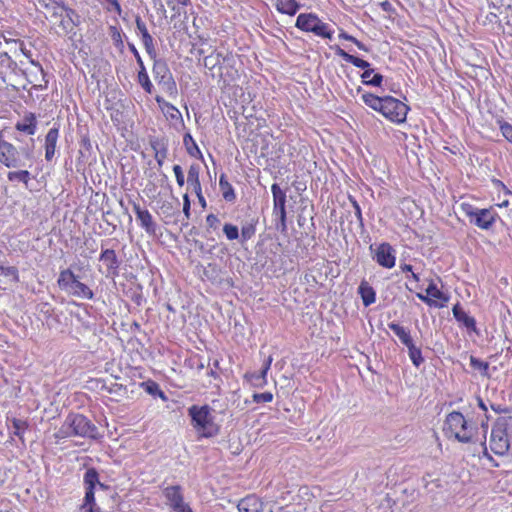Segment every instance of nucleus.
<instances>
[{
  "mask_svg": "<svg viewBox=\"0 0 512 512\" xmlns=\"http://www.w3.org/2000/svg\"><path fill=\"white\" fill-rule=\"evenodd\" d=\"M362 101L370 108L380 112L392 122L402 123L406 120L409 107L392 96H377L372 93H363Z\"/></svg>",
  "mask_w": 512,
  "mask_h": 512,
  "instance_id": "f257e3e1",
  "label": "nucleus"
},
{
  "mask_svg": "<svg viewBox=\"0 0 512 512\" xmlns=\"http://www.w3.org/2000/svg\"><path fill=\"white\" fill-rule=\"evenodd\" d=\"M444 432L448 438H454L461 443H474L477 428L469 425L462 413L453 411L446 416Z\"/></svg>",
  "mask_w": 512,
  "mask_h": 512,
  "instance_id": "f03ea898",
  "label": "nucleus"
},
{
  "mask_svg": "<svg viewBox=\"0 0 512 512\" xmlns=\"http://www.w3.org/2000/svg\"><path fill=\"white\" fill-rule=\"evenodd\" d=\"M213 409L209 405H192L188 408L191 424L200 437L211 438L218 433V427L214 423Z\"/></svg>",
  "mask_w": 512,
  "mask_h": 512,
  "instance_id": "7ed1b4c3",
  "label": "nucleus"
},
{
  "mask_svg": "<svg viewBox=\"0 0 512 512\" xmlns=\"http://www.w3.org/2000/svg\"><path fill=\"white\" fill-rule=\"evenodd\" d=\"M512 434V416H502L496 419L490 435V448L499 456L509 452V436Z\"/></svg>",
  "mask_w": 512,
  "mask_h": 512,
  "instance_id": "20e7f679",
  "label": "nucleus"
},
{
  "mask_svg": "<svg viewBox=\"0 0 512 512\" xmlns=\"http://www.w3.org/2000/svg\"><path fill=\"white\" fill-rule=\"evenodd\" d=\"M0 130V163L7 168H21L26 166V160L32 162L33 153L28 148L18 149L12 143L3 139Z\"/></svg>",
  "mask_w": 512,
  "mask_h": 512,
  "instance_id": "39448f33",
  "label": "nucleus"
},
{
  "mask_svg": "<svg viewBox=\"0 0 512 512\" xmlns=\"http://www.w3.org/2000/svg\"><path fill=\"white\" fill-rule=\"evenodd\" d=\"M65 436H80L96 439L98 437L97 427L82 414H69L61 427Z\"/></svg>",
  "mask_w": 512,
  "mask_h": 512,
  "instance_id": "423d86ee",
  "label": "nucleus"
},
{
  "mask_svg": "<svg viewBox=\"0 0 512 512\" xmlns=\"http://www.w3.org/2000/svg\"><path fill=\"white\" fill-rule=\"evenodd\" d=\"M57 284L67 294L81 298L93 299V291L84 283L80 282L71 269H64L60 272Z\"/></svg>",
  "mask_w": 512,
  "mask_h": 512,
  "instance_id": "0eeeda50",
  "label": "nucleus"
},
{
  "mask_svg": "<svg viewBox=\"0 0 512 512\" xmlns=\"http://www.w3.org/2000/svg\"><path fill=\"white\" fill-rule=\"evenodd\" d=\"M295 26L302 31L311 32L316 36L327 39H332L334 33L330 24L323 22L312 13L299 14Z\"/></svg>",
  "mask_w": 512,
  "mask_h": 512,
  "instance_id": "6e6552de",
  "label": "nucleus"
},
{
  "mask_svg": "<svg viewBox=\"0 0 512 512\" xmlns=\"http://www.w3.org/2000/svg\"><path fill=\"white\" fill-rule=\"evenodd\" d=\"M153 60L152 72L154 79L162 87L165 93L169 96L175 97L178 92L177 85L166 61L163 59H157V57Z\"/></svg>",
  "mask_w": 512,
  "mask_h": 512,
  "instance_id": "1a4fd4ad",
  "label": "nucleus"
},
{
  "mask_svg": "<svg viewBox=\"0 0 512 512\" xmlns=\"http://www.w3.org/2000/svg\"><path fill=\"white\" fill-rule=\"evenodd\" d=\"M462 210L469 217L471 223L483 230H489L497 217V213L492 208L479 209L464 203L462 204Z\"/></svg>",
  "mask_w": 512,
  "mask_h": 512,
  "instance_id": "9d476101",
  "label": "nucleus"
},
{
  "mask_svg": "<svg viewBox=\"0 0 512 512\" xmlns=\"http://www.w3.org/2000/svg\"><path fill=\"white\" fill-rule=\"evenodd\" d=\"M162 493L165 504L171 512H194L190 504L185 501L183 488L180 485L167 486Z\"/></svg>",
  "mask_w": 512,
  "mask_h": 512,
  "instance_id": "9b49d317",
  "label": "nucleus"
},
{
  "mask_svg": "<svg viewBox=\"0 0 512 512\" xmlns=\"http://www.w3.org/2000/svg\"><path fill=\"white\" fill-rule=\"evenodd\" d=\"M85 497L82 508L89 506L88 512H101L98 507H95L94 489L96 485L104 487L99 481V474L95 468H89L84 474Z\"/></svg>",
  "mask_w": 512,
  "mask_h": 512,
  "instance_id": "f8f14e48",
  "label": "nucleus"
},
{
  "mask_svg": "<svg viewBox=\"0 0 512 512\" xmlns=\"http://www.w3.org/2000/svg\"><path fill=\"white\" fill-rule=\"evenodd\" d=\"M354 66L364 69V72L361 74L362 83L365 85L380 87L383 82V76L379 73H374V69L370 68V63L352 55L350 62Z\"/></svg>",
  "mask_w": 512,
  "mask_h": 512,
  "instance_id": "ddd939ff",
  "label": "nucleus"
},
{
  "mask_svg": "<svg viewBox=\"0 0 512 512\" xmlns=\"http://www.w3.org/2000/svg\"><path fill=\"white\" fill-rule=\"evenodd\" d=\"M374 259L384 268H393L396 262L395 250L389 243H381L375 251Z\"/></svg>",
  "mask_w": 512,
  "mask_h": 512,
  "instance_id": "4468645a",
  "label": "nucleus"
},
{
  "mask_svg": "<svg viewBox=\"0 0 512 512\" xmlns=\"http://www.w3.org/2000/svg\"><path fill=\"white\" fill-rule=\"evenodd\" d=\"M99 260L103 262L106 266L107 273L106 276L116 277L119 273L118 269L120 266V261L116 255L115 250L113 249H102Z\"/></svg>",
  "mask_w": 512,
  "mask_h": 512,
  "instance_id": "2eb2a0df",
  "label": "nucleus"
},
{
  "mask_svg": "<svg viewBox=\"0 0 512 512\" xmlns=\"http://www.w3.org/2000/svg\"><path fill=\"white\" fill-rule=\"evenodd\" d=\"M453 316L456 321L463 327L467 329L468 332H475L479 334V331L476 326V320L474 317L468 315L465 310L462 308L460 303H457L452 308Z\"/></svg>",
  "mask_w": 512,
  "mask_h": 512,
  "instance_id": "dca6fc26",
  "label": "nucleus"
},
{
  "mask_svg": "<svg viewBox=\"0 0 512 512\" xmlns=\"http://www.w3.org/2000/svg\"><path fill=\"white\" fill-rule=\"evenodd\" d=\"M133 210L137 219L144 230L151 235L156 233L157 224L154 222L151 213L147 209H142L139 204L134 203Z\"/></svg>",
  "mask_w": 512,
  "mask_h": 512,
  "instance_id": "f3484780",
  "label": "nucleus"
},
{
  "mask_svg": "<svg viewBox=\"0 0 512 512\" xmlns=\"http://www.w3.org/2000/svg\"><path fill=\"white\" fill-rule=\"evenodd\" d=\"M60 19V27L65 31H72L74 27L80 25L81 20L79 14L72 8L65 5L63 9V17Z\"/></svg>",
  "mask_w": 512,
  "mask_h": 512,
  "instance_id": "a211bd4d",
  "label": "nucleus"
},
{
  "mask_svg": "<svg viewBox=\"0 0 512 512\" xmlns=\"http://www.w3.org/2000/svg\"><path fill=\"white\" fill-rule=\"evenodd\" d=\"M273 361L272 356H268L263 363V367L259 373H247L245 377L250 381V383L256 387H263L267 383L266 375L268 370L271 367V363Z\"/></svg>",
  "mask_w": 512,
  "mask_h": 512,
  "instance_id": "6ab92c4d",
  "label": "nucleus"
},
{
  "mask_svg": "<svg viewBox=\"0 0 512 512\" xmlns=\"http://www.w3.org/2000/svg\"><path fill=\"white\" fill-rule=\"evenodd\" d=\"M271 192L273 195V213L283 214L286 212V192L276 183L271 186Z\"/></svg>",
  "mask_w": 512,
  "mask_h": 512,
  "instance_id": "aec40b11",
  "label": "nucleus"
},
{
  "mask_svg": "<svg viewBox=\"0 0 512 512\" xmlns=\"http://www.w3.org/2000/svg\"><path fill=\"white\" fill-rule=\"evenodd\" d=\"M17 131L26 133L27 135H34L37 129V119L34 113H26L21 121L15 125Z\"/></svg>",
  "mask_w": 512,
  "mask_h": 512,
  "instance_id": "412c9836",
  "label": "nucleus"
},
{
  "mask_svg": "<svg viewBox=\"0 0 512 512\" xmlns=\"http://www.w3.org/2000/svg\"><path fill=\"white\" fill-rule=\"evenodd\" d=\"M18 65L7 52H0V77L7 82L9 73H16Z\"/></svg>",
  "mask_w": 512,
  "mask_h": 512,
  "instance_id": "4be33fe9",
  "label": "nucleus"
},
{
  "mask_svg": "<svg viewBox=\"0 0 512 512\" xmlns=\"http://www.w3.org/2000/svg\"><path fill=\"white\" fill-rule=\"evenodd\" d=\"M59 137V129L51 128L45 136V159L51 161L55 155L56 144Z\"/></svg>",
  "mask_w": 512,
  "mask_h": 512,
  "instance_id": "5701e85b",
  "label": "nucleus"
},
{
  "mask_svg": "<svg viewBox=\"0 0 512 512\" xmlns=\"http://www.w3.org/2000/svg\"><path fill=\"white\" fill-rule=\"evenodd\" d=\"M239 512H261L262 502L253 495L241 499L237 505Z\"/></svg>",
  "mask_w": 512,
  "mask_h": 512,
  "instance_id": "b1692460",
  "label": "nucleus"
},
{
  "mask_svg": "<svg viewBox=\"0 0 512 512\" xmlns=\"http://www.w3.org/2000/svg\"><path fill=\"white\" fill-rule=\"evenodd\" d=\"M358 293L360 294L362 302H363V305L365 307L370 306L376 300L375 290L365 280H363L360 283V285L358 287Z\"/></svg>",
  "mask_w": 512,
  "mask_h": 512,
  "instance_id": "393cba45",
  "label": "nucleus"
},
{
  "mask_svg": "<svg viewBox=\"0 0 512 512\" xmlns=\"http://www.w3.org/2000/svg\"><path fill=\"white\" fill-rule=\"evenodd\" d=\"M275 6L278 12L290 16L295 15L300 8L296 0H276Z\"/></svg>",
  "mask_w": 512,
  "mask_h": 512,
  "instance_id": "a878e982",
  "label": "nucleus"
},
{
  "mask_svg": "<svg viewBox=\"0 0 512 512\" xmlns=\"http://www.w3.org/2000/svg\"><path fill=\"white\" fill-rule=\"evenodd\" d=\"M40 4L44 7L53 18L59 19L63 17V9L65 4L56 0H41Z\"/></svg>",
  "mask_w": 512,
  "mask_h": 512,
  "instance_id": "bb28decb",
  "label": "nucleus"
},
{
  "mask_svg": "<svg viewBox=\"0 0 512 512\" xmlns=\"http://www.w3.org/2000/svg\"><path fill=\"white\" fill-rule=\"evenodd\" d=\"M199 175L200 166L198 164L190 165L188 169L187 183L193 188L194 192L202 191Z\"/></svg>",
  "mask_w": 512,
  "mask_h": 512,
  "instance_id": "cd10ccee",
  "label": "nucleus"
},
{
  "mask_svg": "<svg viewBox=\"0 0 512 512\" xmlns=\"http://www.w3.org/2000/svg\"><path fill=\"white\" fill-rule=\"evenodd\" d=\"M219 187L222 191L223 198L228 202H233L236 199V195L232 185L228 182L225 174H221L219 178Z\"/></svg>",
  "mask_w": 512,
  "mask_h": 512,
  "instance_id": "c85d7f7f",
  "label": "nucleus"
},
{
  "mask_svg": "<svg viewBox=\"0 0 512 512\" xmlns=\"http://www.w3.org/2000/svg\"><path fill=\"white\" fill-rule=\"evenodd\" d=\"M388 328L399 338L402 344H405L410 338H412L410 330L398 323H388Z\"/></svg>",
  "mask_w": 512,
  "mask_h": 512,
  "instance_id": "c756f323",
  "label": "nucleus"
},
{
  "mask_svg": "<svg viewBox=\"0 0 512 512\" xmlns=\"http://www.w3.org/2000/svg\"><path fill=\"white\" fill-rule=\"evenodd\" d=\"M7 178L10 182H14V181L22 182L27 187L28 183L31 179V174L28 170L10 171L7 174Z\"/></svg>",
  "mask_w": 512,
  "mask_h": 512,
  "instance_id": "7c9ffc66",
  "label": "nucleus"
},
{
  "mask_svg": "<svg viewBox=\"0 0 512 512\" xmlns=\"http://www.w3.org/2000/svg\"><path fill=\"white\" fill-rule=\"evenodd\" d=\"M183 143L187 150V153L192 157H198L201 156V151L198 148V145L196 144L195 140L191 136L190 133H186L183 137Z\"/></svg>",
  "mask_w": 512,
  "mask_h": 512,
  "instance_id": "2f4dec72",
  "label": "nucleus"
},
{
  "mask_svg": "<svg viewBox=\"0 0 512 512\" xmlns=\"http://www.w3.org/2000/svg\"><path fill=\"white\" fill-rule=\"evenodd\" d=\"M138 83L145 90V92L151 94L153 91V85L149 79L148 73L145 67H142L138 71Z\"/></svg>",
  "mask_w": 512,
  "mask_h": 512,
  "instance_id": "473e14b6",
  "label": "nucleus"
},
{
  "mask_svg": "<svg viewBox=\"0 0 512 512\" xmlns=\"http://www.w3.org/2000/svg\"><path fill=\"white\" fill-rule=\"evenodd\" d=\"M426 293L427 295L432 299V298H435V299H438V300H441L442 303H444V305L448 302L449 300V297L444 294L442 291H440L438 288H437V285L433 282H431L427 289H426Z\"/></svg>",
  "mask_w": 512,
  "mask_h": 512,
  "instance_id": "72a5a7b5",
  "label": "nucleus"
},
{
  "mask_svg": "<svg viewBox=\"0 0 512 512\" xmlns=\"http://www.w3.org/2000/svg\"><path fill=\"white\" fill-rule=\"evenodd\" d=\"M141 385L148 394L153 396L157 395L163 400L167 399L165 393L160 389L159 385L156 382L147 381L143 382Z\"/></svg>",
  "mask_w": 512,
  "mask_h": 512,
  "instance_id": "f704fd0d",
  "label": "nucleus"
},
{
  "mask_svg": "<svg viewBox=\"0 0 512 512\" xmlns=\"http://www.w3.org/2000/svg\"><path fill=\"white\" fill-rule=\"evenodd\" d=\"M109 35L113 41L114 46L120 51L124 50V42L122 39L121 31L116 26L109 27Z\"/></svg>",
  "mask_w": 512,
  "mask_h": 512,
  "instance_id": "c9c22d12",
  "label": "nucleus"
},
{
  "mask_svg": "<svg viewBox=\"0 0 512 512\" xmlns=\"http://www.w3.org/2000/svg\"><path fill=\"white\" fill-rule=\"evenodd\" d=\"M20 50H21V52L23 53V55L29 59L30 63H31L33 66H35V67L38 69V71L42 74V76H43V81H44V85H40V87H46V86H47V84H48V81L45 79V72H44V69H43V67L41 66V64H40L38 61H35V60L32 58V53H31V51H30V50H27V49L25 48V46H24V44H23V43H21Z\"/></svg>",
  "mask_w": 512,
  "mask_h": 512,
  "instance_id": "e433bc0d",
  "label": "nucleus"
},
{
  "mask_svg": "<svg viewBox=\"0 0 512 512\" xmlns=\"http://www.w3.org/2000/svg\"><path fill=\"white\" fill-rule=\"evenodd\" d=\"M256 232V224L253 222L246 223L241 228V242L250 240Z\"/></svg>",
  "mask_w": 512,
  "mask_h": 512,
  "instance_id": "4c0bfd02",
  "label": "nucleus"
},
{
  "mask_svg": "<svg viewBox=\"0 0 512 512\" xmlns=\"http://www.w3.org/2000/svg\"><path fill=\"white\" fill-rule=\"evenodd\" d=\"M141 38H142V42H143V45L145 47L147 54L150 56L151 59H155L157 57V53H156L153 37L150 34H148V35L142 36Z\"/></svg>",
  "mask_w": 512,
  "mask_h": 512,
  "instance_id": "58836bf2",
  "label": "nucleus"
},
{
  "mask_svg": "<svg viewBox=\"0 0 512 512\" xmlns=\"http://www.w3.org/2000/svg\"><path fill=\"white\" fill-rule=\"evenodd\" d=\"M12 427L14 429L13 434L17 436L19 439L23 440V433L28 428L27 422L21 419L14 418L12 420Z\"/></svg>",
  "mask_w": 512,
  "mask_h": 512,
  "instance_id": "ea45409f",
  "label": "nucleus"
},
{
  "mask_svg": "<svg viewBox=\"0 0 512 512\" xmlns=\"http://www.w3.org/2000/svg\"><path fill=\"white\" fill-rule=\"evenodd\" d=\"M221 59H223L221 53L210 54V55L204 57L203 65L206 68L211 70V69L215 68L217 65L220 64Z\"/></svg>",
  "mask_w": 512,
  "mask_h": 512,
  "instance_id": "a19ab883",
  "label": "nucleus"
},
{
  "mask_svg": "<svg viewBox=\"0 0 512 512\" xmlns=\"http://www.w3.org/2000/svg\"><path fill=\"white\" fill-rule=\"evenodd\" d=\"M223 232H224L225 236L227 237V239L231 240V241L236 240L240 237L238 227L233 224H230V223H226L223 226Z\"/></svg>",
  "mask_w": 512,
  "mask_h": 512,
  "instance_id": "79ce46f5",
  "label": "nucleus"
},
{
  "mask_svg": "<svg viewBox=\"0 0 512 512\" xmlns=\"http://www.w3.org/2000/svg\"><path fill=\"white\" fill-rule=\"evenodd\" d=\"M408 354L410 360L416 368H419L424 363V358L419 347L412 349L410 352H408Z\"/></svg>",
  "mask_w": 512,
  "mask_h": 512,
  "instance_id": "37998d69",
  "label": "nucleus"
},
{
  "mask_svg": "<svg viewBox=\"0 0 512 512\" xmlns=\"http://www.w3.org/2000/svg\"><path fill=\"white\" fill-rule=\"evenodd\" d=\"M470 365L474 369H478L482 372L483 375H487V371L489 369V363L484 362L475 356H470Z\"/></svg>",
  "mask_w": 512,
  "mask_h": 512,
  "instance_id": "c03bdc74",
  "label": "nucleus"
},
{
  "mask_svg": "<svg viewBox=\"0 0 512 512\" xmlns=\"http://www.w3.org/2000/svg\"><path fill=\"white\" fill-rule=\"evenodd\" d=\"M153 149L155 150V160L159 166H162L164 163L165 158L167 157V148L161 147L157 148L156 145H152Z\"/></svg>",
  "mask_w": 512,
  "mask_h": 512,
  "instance_id": "a18cd8bd",
  "label": "nucleus"
},
{
  "mask_svg": "<svg viewBox=\"0 0 512 512\" xmlns=\"http://www.w3.org/2000/svg\"><path fill=\"white\" fill-rule=\"evenodd\" d=\"M1 275L12 277V280L15 283L19 282L18 270L14 266H10V267H4L3 266L2 271H1Z\"/></svg>",
  "mask_w": 512,
  "mask_h": 512,
  "instance_id": "49530a36",
  "label": "nucleus"
},
{
  "mask_svg": "<svg viewBox=\"0 0 512 512\" xmlns=\"http://www.w3.org/2000/svg\"><path fill=\"white\" fill-rule=\"evenodd\" d=\"M253 400L256 403H266L273 400V394L271 392L255 393L253 394Z\"/></svg>",
  "mask_w": 512,
  "mask_h": 512,
  "instance_id": "de8ad7c7",
  "label": "nucleus"
},
{
  "mask_svg": "<svg viewBox=\"0 0 512 512\" xmlns=\"http://www.w3.org/2000/svg\"><path fill=\"white\" fill-rule=\"evenodd\" d=\"M500 131L502 135L512 143V125L508 122H500Z\"/></svg>",
  "mask_w": 512,
  "mask_h": 512,
  "instance_id": "09e8293b",
  "label": "nucleus"
},
{
  "mask_svg": "<svg viewBox=\"0 0 512 512\" xmlns=\"http://www.w3.org/2000/svg\"><path fill=\"white\" fill-rule=\"evenodd\" d=\"M190 208H191V202L188 194L183 195V213L185 215L186 220L190 218ZM183 225H188V221L183 223Z\"/></svg>",
  "mask_w": 512,
  "mask_h": 512,
  "instance_id": "8fccbe9b",
  "label": "nucleus"
},
{
  "mask_svg": "<svg viewBox=\"0 0 512 512\" xmlns=\"http://www.w3.org/2000/svg\"><path fill=\"white\" fill-rule=\"evenodd\" d=\"M165 113L171 118V119H179L181 118L180 111L172 104H165Z\"/></svg>",
  "mask_w": 512,
  "mask_h": 512,
  "instance_id": "3c124183",
  "label": "nucleus"
},
{
  "mask_svg": "<svg viewBox=\"0 0 512 512\" xmlns=\"http://www.w3.org/2000/svg\"><path fill=\"white\" fill-rule=\"evenodd\" d=\"M173 172L176 177L177 184L182 187L185 183L184 173L180 165L173 166Z\"/></svg>",
  "mask_w": 512,
  "mask_h": 512,
  "instance_id": "603ef678",
  "label": "nucleus"
},
{
  "mask_svg": "<svg viewBox=\"0 0 512 512\" xmlns=\"http://www.w3.org/2000/svg\"><path fill=\"white\" fill-rule=\"evenodd\" d=\"M135 23H136V28L139 31L141 37L150 34L148 32L145 22L141 19L140 16H136Z\"/></svg>",
  "mask_w": 512,
  "mask_h": 512,
  "instance_id": "864d4df0",
  "label": "nucleus"
},
{
  "mask_svg": "<svg viewBox=\"0 0 512 512\" xmlns=\"http://www.w3.org/2000/svg\"><path fill=\"white\" fill-rule=\"evenodd\" d=\"M334 51H335V54L338 55L339 57H341L343 60H345L346 62H350V59L352 57V54H349L348 52H346L344 49H342L340 46L338 45H335V46H332L331 47Z\"/></svg>",
  "mask_w": 512,
  "mask_h": 512,
  "instance_id": "5fc2aeb1",
  "label": "nucleus"
},
{
  "mask_svg": "<svg viewBox=\"0 0 512 512\" xmlns=\"http://www.w3.org/2000/svg\"><path fill=\"white\" fill-rule=\"evenodd\" d=\"M128 48L129 50L132 52V54L134 55V59H136V62L139 66V69L142 68V67H145L144 66V63L142 61V58L137 50V48L135 47V45L133 43H128Z\"/></svg>",
  "mask_w": 512,
  "mask_h": 512,
  "instance_id": "6e6d98bb",
  "label": "nucleus"
},
{
  "mask_svg": "<svg viewBox=\"0 0 512 512\" xmlns=\"http://www.w3.org/2000/svg\"><path fill=\"white\" fill-rule=\"evenodd\" d=\"M350 200H351L352 206L355 210V216H356L357 220L359 221L360 226L363 227L364 223H363V217H362L360 205L358 204V202L355 199H353L351 197H350Z\"/></svg>",
  "mask_w": 512,
  "mask_h": 512,
  "instance_id": "4d7b16f0",
  "label": "nucleus"
},
{
  "mask_svg": "<svg viewBox=\"0 0 512 512\" xmlns=\"http://www.w3.org/2000/svg\"><path fill=\"white\" fill-rule=\"evenodd\" d=\"M275 215L278 216V218H279V222L277 223L276 228L278 230H280L281 232H285L287 230V225H286L287 213L284 212L283 214L282 213H278V214H275Z\"/></svg>",
  "mask_w": 512,
  "mask_h": 512,
  "instance_id": "13d9d810",
  "label": "nucleus"
},
{
  "mask_svg": "<svg viewBox=\"0 0 512 512\" xmlns=\"http://www.w3.org/2000/svg\"><path fill=\"white\" fill-rule=\"evenodd\" d=\"M417 296L419 299H421L422 301L427 303L429 306H434V307H439V308L444 307V303H437L435 300L431 299L428 295L425 296L423 294L418 293Z\"/></svg>",
  "mask_w": 512,
  "mask_h": 512,
  "instance_id": "bf43d9fd",
  "label": "nucleus"
},
{
  "mask_svg": "<svg viewBox=\"0 0 512 512\" xmlns=\"http://www.w3.org/2000/svg\"><path fill=\"white\" fill-rule=\"evenodd\" d=\"M206 223L210 228L217 229L220 223L218 217L214 214H209L206 217Z\"/></svg>",
  "mask_w": 512,
  "mask_h": 512,
  "instance_id": "052dcab7",
  "label": "nucleus"
},
{
  "mask_svg": "<svg viewBox=\"0 0 512 512\" xmlns=\"http://www.w3.org/2000/svg\"><path fill=\"white\" fill-rule=\"evenodd\" d=\"M380 6L383 11L389 13L390 15L395 13V9L393 5L389 1H383L380 3Z\"/></svg>",
  "mask_w": 512,
  "mask_h": 512,
  "instance_id": "680f3d73",
  "label": "nucleus"
},
{
  "mask_svg": "<svg viewBox=\"0 0 512 512\" xmlns=\"http://www.w3.org/2000/svg\"><path fill=\"white\" fill-rule=\"evenodd\" d=\"M107 3H109L112 8L117 12L118 15H121L122 8L118 0H105Z\"/></svg>",
  "mask_w": 512,
  "mask_h": 512,
  "instance_id": "e2e57ef3",
  "label": "nucleus"
},
{
  "mask_svg": "<svg viewBox=\"0 0 512 512\" xmlns=\"http://www.w3.org/2000/svg\"><path fill=\"white\" fill-rule=\"evenodd\" d=\"M8 478V471L5 466L0 465V485L4 484Z\"/></svg>",
  "mask_w": 512,
  "mask_h": 512,
  "instance_id": "0e129e2a",
  "label": "nucleus"
},
{
  "mask_svg": "<svg viewBox=\"0 0 512 512\" xmlns=\"http://www.w3.org/2000/svg\"><path fill=\"white\" fill-rule=\"evenodd\" d=\"M491 409L498 414L507 413L509 411L507 407H502L501 405L496 404H491Z\"/></svg>",
  "mask_w": 512,
  "mask_h": 512,
  "instance_id": "69168bd1",
  "label": "nucleus"
},
{
  "mask_svg": "<svg viewBox=\"0 0 512 512\" xmlns=\"http://www.w3.org/2000/svg\"><path fill=\"white\" fill-rule=\"evenodd\" d=\"M197 198H198V201H199V204L201 205L202 208H206L207 206V203H206V200L202 194V191H197L195 192Z\"/></svg>",
  "mask_w": 512,
  "mask_h": 512,
  "instance_id": "338daca9",
  "label": "nucleus"
},
{
  "mask_svg": "<svg viewBox=\"0 0 512 512\" xmlns=\"http://www.w3.org/2000/svg\"><path fill=\"white\" fill-rule=\"evenodd\" d=\"M155 100L159 104L162 111H165V104H170L169 102L165 101L161 96H156Z\"/></svg>",
  "mask_w": 512,
  "mask_h": 512,
  "instance_id": "774afa93",
  "label": "nucleus"
}]
</instances>
